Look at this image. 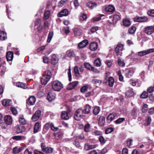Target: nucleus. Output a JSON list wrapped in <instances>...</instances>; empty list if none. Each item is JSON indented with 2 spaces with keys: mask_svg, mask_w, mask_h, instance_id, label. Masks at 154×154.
Masks as SVG:
<instances>
[{
  "mask_svg": "<svg viewBox=\"0 0 154 154\" xmlns=\"http://www.w3.org/2000/svg\"><path fill=\"white\" fill-rule=\"evenodd\" d=\"M51 77V72L49 70L45 71L43 73L41 79V82L42 84L46 85Z\"/></svg>",
  "mask_w": 154,
  "mask_h": 154,
  "instance_id": "obj_1",
  "label": "nucleus"
},
{
  "mask_svg": "<svg viewBox=\"0 0 154 154\" xmlns=\"http://www.w3.org/2000/svg\"><path fill=\"white\" fill-rule=\"evenodd\" d=\"M85 116L83 110L81 109H79L75 112L74 118L75 120L79 121Z\"/></svg>",
  "mask_w": 154,
  "mask_h": 154,
  "instance_id": "obj_2",
  "label": "nucleus"
},
{
  "mask_svg": "<svg viewBox=\"0 0 154 154\" xmlns=\"http://www.w3.org/2000/svg\"><path fill=\"white\" fill-rule=\"evenodd\" d=\"M51 86L53 89L55 91H59L63 88V84L58 80H56L52 82Z\"/></svg>",
  "mask_w": 154,
  "mask_h": 154,
  "instance_id": "obj_3",
  "label": "nucleus"
},
{
  "mask_svg": "<svg viewBox=\"0 0 154 154\" xmlns=\"http://www.w3.org/2000/svg\"><path fill=\"white\" fill-rule=\"evenodd\" d=\"M124 45L119 44H118L116 47L115 48L116 54L117 56H121L122 54V51L125 50L124 48Z\"/></svg>",
  "mask_w": 154,
  "mask_h": 154,
  "instance_id": "obj_4",
  "label": "nucleus"
},
{
  "mask_svg": "<svg viewBox=\"0 0 154 154\" xmlns=\"http://www.w3.org/2000/svg\"><path fill=\"white\" fill-rule=\"evenodd\" d=\"M145 33L148 35H150L154 32V26H148L145 27L144 28Z\"/></svg>",
  "mask_w": 154,
  "mask_h": 154,
  "instance_id": "obj_5",
  "label": "nucleus"
},
{
  "mask_svg": "<svg viewBox=\"0 0 154 154\" xmlns=\"http://www.w3.org/2000/svg\"><path fill=\"white\" fill-rule=\"evenodd\" d=\"M154 52V48H150L148 50L143 51L138 53V55L139 56H143L150 53Z\"/></svg>",
  "mask_w": 154,
  "mask_h": 154,
  "instance_id": "obj_6",
  "label": "nucleus"
},
{
  "mask_svg": "<svg viewBox=\"0 0 154 154\" xmlns=\"http://www.w3.org/2000/svg\"><path fill=\"white\" fill-rule=\"evenodd\" d=\"M41 114V111L39 110L36 111L33 115L32 119L33 121L35 122L38 120L40 117Z\"/></svg>",
  "mask_w": 154,
  "mask_h": 154,
  "instance_id": "obj_7",
  "label": "nucleus"
},
{
  "mask_svg": "<svg viewBox=\"0 0 154 154\" xmlns=\"http://www.w3.org/2000/svg\"><path fill=\"white\" fill-rule=\"evenodd\" d=\"M78 84V82L77 81H74L70 83L67 85V88L69 90H72Z\"/></svg>",
  "mask_w": 154,
  "mask_h": 154,
  "instance_id": "obj_8",
  "label": "nucleus"
},
{
  "mask_svg": "<svg viewBox=\"0 0 154 154\" xmlns=\"http://www.w3.org/2000/svg\"><path fill=\"white\" fill-rule=\"evenodd\" d=\"M88 43V42L87 40H84L79 44L78 47L80 48H83L87 45Z\"/></svg>",
  "mask_w": 154,
  "mask_h": 154,
  "instance_id": "obj_9",
  "label": "nucleus"
},
{
  "mask_svg": "<svg viewBox=\"0 0 154 154\" xmlns=\"http://www.w3.org/2000/svg\"><path fill=\"white\" fill-rule=\"evenodd\" d=\"M73 31L75 35H80L82 32V31L79 26H75L73 29Z\"/></svg>",
  "mask_w": 154,
  "mask_h": 154,
  "instance_id": "obj_10",
  "label": "nucleus"
},
{
  "mask_svg": "<svg viewBox=\"0 0 154 154\" xmlns=\"http://www.w3.org/2000/svg\"><path fill=\"white\" fill-rule=\"evenodd\" d=\"M97 47L98 44L96 42H91L90 44L89 48L91 51H94L96 50L97 49Z\"/></svg>",
  "mask_w": 154,
  "mask_h": 154,
  "instance_id": "obj_11",
  "label": "nucleus"
},
{
  "mask_svg": "<svg viewBox=\"0 0 154 154\" xmlns=\"http://www.w3.org/2000/svg\"><path fill=\"white\" fill-rule=\"evenodd\" d=\"M5 122L8 125H11L13 121L12 117L9 115H6L5 116Z\"/></svg>",
  "mask_w": 154,
  "mask_h": 154,
  "instance_id": "obj_12",
  "label": "nucleus"
},
{
  "mask_svg": "<svg viewBox=\"0 0 154 154\" xmlns=\"http://www.w3.org/2000/svg\"><path fill=\"white\" fill-rule=\"evenodd\" d=\"M24 148L23 146L16 147L14 148L13 149V152L14 154H18L22 151Z\"/></svg>",
  "mask_w": 154,
  "mask_h": 154,
  "instance_id": "obj_13",
  "label": "nucleus"
},
{
  "mask_svg": "<svg viewBox=\"0 0 154 154\" xmlns=\"http://www.w3.org/2000/svg\"><path fill=\"white\" fill-rule=\"evenodd\" d=\"M55 96V94L54 93L50 92L48 94L47 98L48 101H51L54 99Z\"/></svg>",
  "mask_w": 154,
  "mask_h": 154,
  "instance_id": "obj_14",
  "label": "nucleus"
},
{
  "mask_svg": "<svg viewBox=\"0 0 154 154\" xmlns=\"http://www.w3.org/2000/svg\"><path fill=\"white\" fill-rule=\"evenodd\" d=\"M36 101L35 98L33 96L30 97L27 101V103L30 105H33Z\"/></svg>",
  "mask_w": 154,
  "mask_h": 154,
  "instance_id": "obj_15",
  "label": "nucleus"
},
{
  "mask_svg": "<svg viewBox=\"0 0 154 154\" xmlns=\"http://www.w3.org/2000/svg\"><path fill=\"white\" fill-rule=\"evenodd\" d=\"M115 10L114 7L111 5L107 6L105 8V11L109 13H112L115 11Z\"/></svg>",
  "mask_w": 154,
  "mask_h": 154,
  "instance_id": "obj_16",
  "label": "nucleus"
},
{
  "mask_svg": "<svg viewBox=\"0 0 154 154\" xmlns=\"http://www.w3.org/2000/svg\"><path fill=\"white\" fill-rule=\"evenodd\" d=\"M117 114L115 113L110 114L107 117V119L109 121H112L117 116Z\"/></svg>",
  "mask_w": 154,
  "mask_h": 154,
  "instance_id": "obj_17",
  "label": "nucleus"
},
{
  "mask_svg": "<svg viewBox=\"0 0 154 154\" xmlns=\"http://www.w3.org/2000/svg\"><path fill=\"white\" fill-rule=\"evenodd\" d=\"M12 138L16 141L24 140L26 139V137L23 135L15 136L12 137Z\"/></svg>",
  "mask_w": 154,
  "mask_h": 154,
  "instance_id": "obj_18",
  "label": "nucleus"
},
{
  "mask_svg": "<svg viewBox=\"0 0 154 154\" xmlns=\"http://www.w3.org/2000/svg\"><path fill=\"white\" fill-rule=\"evenodd\" d=\"M2 103L4 106H9L12 104V101L9 99H5L2 101Z\"/></svg>",
  "mask_w": 154,
  "mask_h": 154,
  "instance_id": "obj_19",
  "label": "nucleus"
},
{
  "mask_svg": "<svg viewBox=\"0 0 154 154\" xmlns=\"http://www.w3.org/2000/svg\"><path fill=\"white\" fill-rule=\"evenodd\" d=\"M68 10L67 9H65L58 14V16L60 17L64 16H67L68 14Z\"/></svg>",
  "mask_w": 154,
  "mask_h": 154,
  "instance_id": "obj_20",
  "label": "nucleus"
},
{
  "mask_svg": "<svg viewBox=\"0 0 154 154\" xmlns=\"http://www.w3.org/2000/svg\"><path fill=\"white\" fill-rule=\"evenodd\" d=\"M110 19H112V17L110 16L109 17ZM120 19V17L119 15L116 14L114 15L113 17V21L112 22H109L110 24H112L113 23H116L117 21L119 20Z\"/></svg>",
  "mask_w": 154,
  "mask_h": 154,
  "instance_id": "obj_21",
  "label": "nucleus"
},
{
  "mask_svg": "<svg viewBox=\"0 0 154 154\" xmlns=\"http://www.w3.org/2000/svg\"><path fill=\"white\" fill-rule=\"evenodd\" d=\"M23 126L22 125H18L16 127V131L17 133L19 134L22 133L23 130Z\"/></svg>",
  "mask_w": 154,
  "mask_h": 154,
  "instance_id": "obj_22",
  "label": "nucleus"
},
{
  "mask_svg": "<svg viewBox=\"0 0 154 154\" xmlns=\"http://www.w3.org/2000/svg\"><path fill=\"white\" fill-rule=\"evenodd\" d=\"M13 53L11 51H8L7 53V59L8 61H11L13 58Z\"/></svg>",
  "mask_w": 154,
  "mask_h": 154,
  "instance_id": "obj_23",
  "label": "nucleus"
},
{
  "mask_svg": "<svg viewBox=\"0 0 154 154\" xmlns=\"http://www.w3.org/2000/svg\"><path fill=\"white\" fill-rule=\"evenodd\" d=\"M106 83H108L109 86L111 87L113 86L114 82V80L113 78L112 77H109L108 80H106Z\"/></svg>",
  "mask_w": 154,
  "mask_h": 154,
  "instance_id": "obj_24",
  "label": "nucleus"
},
{
  "mask_svg": "<svg viewBox=\"0 0 154 154\" xmlns=\"http://www.w3.org/2000/svg\"><path fill=\"white\" fill-rule=\"evenodd\" d=\"M16 85L18 87L20 88L24 89H26L27 88V86L26 84L20 82L16 83Z\"/></svg>",
  "mask_w": 154,
  "mask_h": 154,
  "instance_id": "obj_25",
  "label": "nucleus"
},
{
  "mask_svg": "<svg viewBox=\"0 0 154 154\" xmlns=\"http://www.w3.org/2000/svg\"><path fill=\"white\" fill-rule=\"evenodd\" d=\"M91 107L88 105H87L85 107L84 109H83V111L85 114H89L91 111Z\"/></svg>",
  "mask_w": 154,
  "mask_h": 154,
  "instance_id": "obj_26",
  "label": "nucleus"
},
{
  "mask_svg": "<svg viewBox=\"0 0 154 154\" xmlns=\"http://www.w3.org/2000/svg\"><path fill=\"white\" fill-rule=\"evenodd\" d=\"M105 15L103 14H99L93 18V20L94 21H97L104 18Z\"/></svg>",
  "mask_w": 154,
  "mask_h": 154,
  "instance_id": "obj_27",
  "label": "nucleus"
},
{
  "mask_svg": "<svg viewBox=\"0 0 154 154\" xmlns=\"http://www.w3.org/2000/svg\"><path fill=\"white\" fill-rule=\"evenodd\" d=\"M139 112V109L136 107L134 108L131 112V115L133 116H136Z\"/></svg>",
  "mask_w": 154,
  "mask_h": 154,
  "instance_id": "obj_28",
  "label": "nucleus"
},
{
  "mask_svg": "<svg viewBox=\"0 0 154 154\" xmlns=\"http://www.w3.org/2000/svg\"><path fill=\"white\" fill-rule=\"evenodd\" d=\"M51 60L52 64L54 65H55L57 63L58 61V59L55 54H53L52 55Z\"/></svg>",
  "mask_w": 154,
  "mask_h": 154,
  "instance_id": "obj_29",
  "label": "nucleus"
},
{
  "mask_svg": "<svg viewBox=\"0 0 154 154\" xmlns=\"http://www.w3.org/2000/svg\"><path fill=\"white\" fill-rule=\"evenodd\" d=\"M7 38L6 34L5 32L1 31L0 32V39L5 40Z\"/></svg>",
  "mask_w": 154,
  "mask_h": 154,
  "instance_id": "obj_30",
  "label": "nucleus"
},
{
  "mask_svg": "<svg viewBox=\"0 0 154 154\" xmlns=\"http://www.w3.org/2000/svg\"><path fill=\"white\" fill-rule=\"evenodd\" d=\"M61 117L64 120H68L69 119L67 112L65 111L62 112L61 114Z\"/></svg>",
  "mask_w": 154,
  "mask_h": 154,
  "instance_id": "obj_31",
  "label": "nucleus"
},
{
  "mask_svg": "<svg viewBox=\"0 0 154 154\" xmlns=\"http://www.w3.org/2000/svg\"><path fill=\"white\" fill-rule=\"evenodd\" d=\"M86 6L89 8L91 9H92L94 8L97 6V4L95 3H93L91 2H90L87 3Z\"/></svg>",
  "mask_w": 154,
  "mask_h": 154,
  "instance_id": "obj_32",
  "label": "nucleus"
},
{
  "mask_svg": "<svg viewBox=\"0 0 154 154\" xmlns=\"http://www.w3.org/2000/svg\"><path fill=\"white\" fill-rule=\"evenodd\" d=\"M19 123H21L22 125H25L26 124V121L23 115L20 116L19 118Z\"/></svg>",
  "mask_w": 154,
  "mask_h": 154,
  "instance_id": "obj_33",
  "label": "nucleus"
},
{
  "mask_svg": "<svg viewBox=\"0 0 154 154\" xmlns=\"http://www.w3.org/2000/svg\"><path fill=\"white\" fill-rule=\"evenodd\" d=\"M54 134L55 138L57 140H58L61 138L63 135L62 133L60 132L54 133Z\"/></svg>",
  "mask_w": 154,
  "mask_h": 154,
  "instance_id": "obj_34",
  "label": "nucleus"
},
{
  "mask_svg": "<svg viewBox=\"0 0 154 154\" xmlns=\"http://www.w3.org/2000/svg\"><path fill=\"white\" fill-rule=\"evenodd\" d=\"M124 25L125 26H128L131 24V21L128 19H124L123 21Z\"/></svg>",
  "mask_w": 154,
  "mask_h": 154,
  "instance_id": "obj_35",
  "label": "nucleus"
},
{
  "mask_svg": "<svg viewBox=\"0 0 154 154\" xmlns=\"http://www.w3.org/2000/svg\"><path fill=\"white\" fill-rule=\"evenodd\" d=\"M105 123V119L103 117H100L99 120V124L100 126H103Z\"/></svg>",
  "mask_w": 154,
  "mask_h": 154,
  "instance_id": "obj_36",
  "label": "nucleus"
},
{
  "mask_svg": "<svg viewBox=\"0 0 154 154\" xmlns=\"http://www.w3.org/2000/svg\"><path fill=\"white\" fill-rule=\"evenodd\" d=\"M40 127L39 123L38 122L36 123L34 125V133L37 132Z\"/></svg>",
  "mask_w": 154,
  "mask_h": 154,
  "instance_id": "obj_37",
  "label": "nucleus"
},
{
  "mask_svg": "<svg viewBox=\"0 0 154 154\" xmlns=\"http://www.w3.org/2000/svg\"><path fill=\"white\" fill-rule=\"evenodd\" d=\"M94 64L95 66L97 67H99L101 65V61L100 58H98L95 60L94 61Z\"/></svg>",
  "mask_w": 154,
  "mask_h": 154,
  "instance_id": "obj_38",
  "label": "nucleus"
},
{
  "mask_svg": "<svg viewBox=\"0 0 154 154\" xmlns=\"http://www.w3.org/2000/svg\"><path fill=\"white\" fill-rule=\"evenodd\" d=\"M53 150V149L52 148L50 147H46V148H45L43 152L46 153H51L52 152Z\"/></svg>",
  "mask_w": 154,
  "mask_h": 154,
  "instance_id": "obj_39",
  "label": "nucleus"
},
{
  "mask_svg": "<svg viewBox=\"0 0 154 154\" xmlns=\"http://www.w3.org/2000/svg\"><path fill=\"white\" fill-rule=\"evenodd\" d=\"M100 111V108L99 106H95L93 109V113L95 115L98 114Z\"/></svg>",
  "mask_w": 154,
  "mask_h": 154,
  "instance_id": "obj_40",
  "label": "nucleus"
},
{
  "mask_svg": "<svg viewBox=\"0 0 154 154\" xmlns=\"http://www.w3.org/2000/svg\"><path fill=\"white\" fill-rule=\"evenodd\" d=\"M54 33L53 32H50L48 35V38L47 39V42H51V41L53 37V36Z\"/></svg>",
  "mask_w": 154,
  "mask_h": 154,
  "instance_id": "obj_41",
  "label": "nucleus"
},
{
  "mask_svg": "<svg viewBox=\"0 0 154 154\" xmlns=\"http://www.w3.org/2000/svg\"><path fill=\"white\" fill-rule=\"evenodd\" d=\"M125 120V118H119L118 119L116 120L114 122L117 124H119L122 123Z\"/></svg>",
  "mask_w": 154,
  "mask_h": 154,
  "instance_id": "obj_42",
  "label": "nucleus"
},
{
  "mask_svg": "<svg viewBox=\"0 0 154 154\" xmlns=\"http://www.w3.org/2000/svg\"><path fill=\"white\" fill-rule=\"evenodd\" d=\"M136 30V28L135 26H132L128 29V32L129 33L133 34L134 33Z\"/></svg>",
  "mask_w": 154,
  "mask_h": 154,
  "instance_id": "obj_43",
  "label": "nucleus"
},
{
  "mask_svg": "<svg viewBox=\"0 0 154 154\" xmlns=\"http://www.w3.org/2000/svg\"><path fill=\"white\" fill-rule=\"evenodd\" d=\"M84 130L86 132H89L90 131V125L88 123L85 125L84 127Z\"/></svg>",
  "mask_w": 154,
  "mask_h": 154,
  "instance_id": "obj_44",
  "label": "nucleus"
},
{
  "mask_svg": "<svg viewBox=\"0 0 154 154\" xmlns=\"http://www.w3.org/2000/svg\"><path fill=\"white\" fill-rule=\"evenodd\" d=\"M118 62L119 65L120 66L123 67L125 65V63L123 60H122L121 58H118Z\"/></svg>",
  "mask_w": 154,
  "mask_h": 154,
  "instance_id": "obj_45",
  "label": "nucleus"
},
{
  "mask_svg": "<svg viewBox=\"0 0 154 154\" xmlns=\"http://www.w3.org/2000/svg\"><path fill=\"white\" fill-rule=\"evenodd\" d=\"M74 72L77 76H79L80 75L78 67L77 66H75L74 69Z\"/></svg>",
  "mask_w": 154,
  "mask_h": 154,
  "instance_id": "obj_46",
  "label": "nucleus"
},
{
  "mask_svg": "<svg viewBox=\"0 0 154 154\" xmlns=\"http://www.w3.org/2000/svg\"><path fill=\"white\" fill-rule=\"evenodd\" d=\"M148 96V93L146 91H144L140 95V97L142 98L145 99L147 98Z\"/></svg>",
  "mask_w": 154,
  "mask_h": 154,
  "instance_id": "obj_47",
  "label": "nucleus"
},
{
  "mask_svg": "<svg viewBox=\"0 0 154 154\" xmlns=\"http://www.w3.org/2000/svg\"><path fill=\"white\" fill-rule=\"evenodd\" d=\"M87 18V15L85 14H82L79 17L80 20L83 21L85 20Z\"/></svg>",
  "mask_w": 154,
  "mask_h": 154,
  "instance_id": "obj_48",
  "label": "nucleus"
},
{
  "mask_svg": "<svg viewBox=\"0 0 154 154\" xmlns=\"http://www.w3.org/2000/svg\"><path fill=\"white\" fill-rule=\"evenodd\" d=\"M126 95L128 97H132L134 95V92L131 90H129L125 93Z\"/></svg>",
  "mask_w": 154,
  "mask_h": 154,
  "instance_id": "obj_49",
  "label": "nucleus"
},
{
  "mask_svg": "<svg viewBox=\"0 0 154 154\" xmlns=\"http://www.w3.org/2000/svg\"><path fill=\"white\" fill-rule=\"evenodd\" d=\"M50 15V12L49 11H46L44 13V18L45 20L48 19Z\"/></svg>",
  "mask_w": 154,
  "mask_h": 154,
  "instance_id": "obj_50",
  "label": "nucleus"
},
{
  "mask_svg": "<svg viewBox=\"0 0 154 154\" xmlns=\"http://www.w3.org/2000/svg\"><path fill=\"white\" fill-rule=\"evenodd\" d=\"M68 0H61L58 3V6L59 7H62L65 4Z\"/></svg>",
  "mask_w": 154,
  "mask_h": 154,
  "instance_id": "obj_51",
  "label": "nucleus"
},
{
  "mask_svg": "<svg viewBox=\"0 0 154 154\" xmlns=\"http://www.w3.org/2000/svg\"><path fill=\"white\" fill-rule=\"evenodd\" d=\"M10 109L13 115H15L17 114V111L16 108L14 107H11Z\"/></svg>",
  "mask_w": 154,
  "mask_h": 154,
  "instance_id": "obj_52",
  "label": "nucleus"
},
{
  "mask_svg": "<svg viewBox=\"0 0 154 154\" xmlns=\"http://www.w3.org/2000/svg\"><path fill=\"white\" fill-rule=\"evenodd\" d=\"M67 56L69 57H72L74 55V52L73 51H69L67 52Z\"/></svg>",
  "mask_w": 154,
  "mask_h": 154,
  "instance_id": "obj_53",
  "label": "nucleus"
},
{
  "mask_svg": "<svg viewBox=\"0 0 154 154\" xmlns=\"http://www.w3.org/2000/svg\"><path fill=\"white\" fill-rule=\"evenodd\" d=\"M151 122V119L150 116H147L146 117V125H149Z\"/></svg>",
  "mask_w": 154,
  "mask_h": 154,
  "instance_id": "obj_54",
  "label": "nucleus"
},
{
  "mask_svg": "<svg viewBox=\"0 0 154 154\" xmlns=\"http://www.w3.org/2000/svg\"><path fill=\"white\" fill-rule=\"evenodd\" d=\"M8 125L5 122H2L0 124V126L3 129H6L8 127Z\"/></svg>",
  "mask_w": 154,
  "mask_h": 154,
  "instance_id": "obj_55",
  "label": "nucleus"
},
{
  "mask_svg": "<svg viewBox=\"0 0 154 154\" xmlns=\"http://www.w3.org/2000/svg\"><path fill=\"white\" fill-rule=\"evenodd\" d=\"M148 105L146 104H145L143 105L142 109L143 112L145 113L146 112L148 109Z\"/></svg>",
  "mask_w": 154,
  "mask_h": 154,
  "instance_id": "obj_56",
  "label": "nucleus"
},
{
  "mask_svg": "<svg viewBox=\"0 0 154 154\" xmlns=\"http://www.w3.org/2000/svg\"><path fill=\"white\" fill-rule=\"evenodd\" d=\"M68 76L69 77V81H71L72 80V76L71 74V69L70 67H69L68 69V72H67Z\"/></svg>",
  "mask_w": 154,
  "mask_h": 154,
  "instance_id": "obj_57",
  "label": "nucleus"
},
{
  "mask_svg": "<svg viewBox=\"0 0 154 154\" xmlns=\"http://www.w3.org/2000/svg\"><path fill=\"white\" fill-rule=\"evenodd\" d=\"M114 130V129L112 128H108L105 131V133L108 134L112 132Z\"/></svg>",
  "mask_w": 154,
  "mask_h": 154,
  "instance_id": "obj_58",
  "label": "nucleus"
},
{
  "mask_svg": "<svg viewBox=\"0 0 154 154\" xmlns=\"http://www.w3.org/2000/svg\"><path fill=\"white\" fill-rule=\"evenodd\" d=\"M52 123L49 122L46 123L44 126V128L46 129H48L50 127L51 128V124Z\"/></svg>",
  "mask_w": 154,
  "mask_h": 154,
  "instance_id": "obj_59",
  "label": "nucleus"
},
{
  "mask_svg": "<svg viewBox=\"0 0 154 154\" xmlns=\"http://www.w3.org/2000/svg\"><path fill=\"white\" fill-rule=\"evenodd\" d=\"M51 128L54 131H57L59 129L57 127H55L53 123L51 124Z\"/></svg>",
  "mask_w": 154,
  "mask_h": 154,
  "instance_id": "obj_60",
  "label": "nucleus"
},
{
  "mask_svg": "<svg viewBox=\"0 0 154 154\" xmlns=\"http://www.w3.org/2000/svg\"><path fill=\"white\" fill-rule=\"evenodd\" d=\"M117 74L119 76V80L121 81H122L124 78L121 74V72L120 71H119L118 72Z\"/></svg>",
  "mask_w": 154,
  "mask_h": 154,
  "instance_id": "obj_61",
  "label": "nucleus"
},
{
  "mask_svg": "<svg viewBox=\"0 0 154 154\" xmlns=\"http://www.w3.org/2000/svg\"><path fill=\"white\" fill-rule=\"evenodd\" d=\"M99 140L101 144H103L105 143V140L104 137L101 136L99 137Z\"/></svg>",
  "mask_w": 154,
  "mask_h": 154,
  "instance_id": "obj_62",
  "label": "nucleus"
},
{
  "mask_svg": "<svg viewBox=\"0 0 154 154\" xmlns=\"http://www.w3.org/2000/svg\"><path fill=\"white\" fill-rule=\"evenodd\" d=\"M141 22H144L147 21L148 19L147 17L145 16L140 17Z\"/></svg>",
  "mask_w": 154,
  "mask_h": 154,
  "instance_id": "obj_63",
  "label": "nucleus"
},
{
  "mask_svg": "<svg viewBox=\"0 0 154 154\" xmlns=\"http://www.w3.org/2000/svg\"><path fill=\"white\" fill-rule=\"evenodd\" d=\"M147 14L150 16L154 17V10H151L148 11Z\"/></svg>",
  "mask_w": 154,
  "mask_h": 154,
  "instance_id": "obj_64",
  "label": "nucleus"
}]
</instances>
